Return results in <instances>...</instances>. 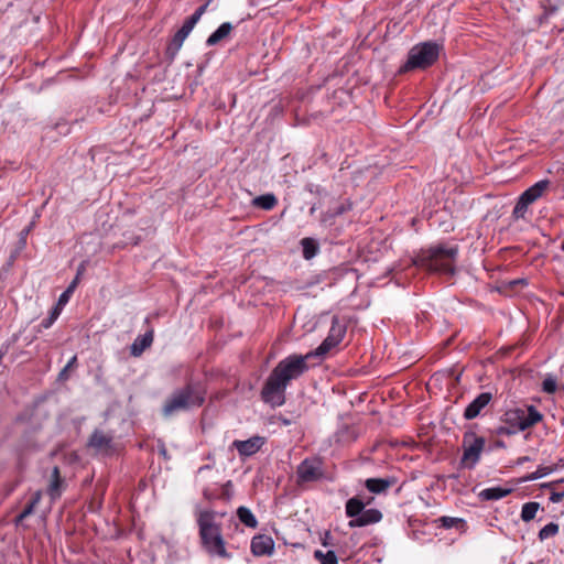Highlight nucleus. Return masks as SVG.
I'll use <instances>...</instances> for the list:
<instances>
[{
    "instance_id": "aec40b11",
    "label": "nucleus",
    "mask_w": 564,
    "mask_h": 564,
    "mask_svg": "<svg viewBox=\"0 0 564 564\" xmlns=\"http://www.w3.org/2000/svg\"><path fill=\"white\" fill-rule=\"evenodd\" d=\"M234 30V25L229 22H225L218 26V29L213 32L206 40L207 46H215L221 41L229 37L230 33Z\"/></svg>"
},
{
    "instance_id": "e433bc0d",
    "label": "nucleus",
    "mask_w": 564,
    "mask_h": 564,
    "mask_svg": "<svg viewBox=\"0 0 564 564\" xmlns=\"http://www.w3.org/2000/svg\"><path fill=\"white\" fill-rule=\"evenodd\" d=\"M85 271H86V263L82 262L77 268V272H76L74 280L70 282V283H74V290H76L79 281H80V278Z\"/></svg>"
},
{
    "instance_id": "a878e982",
    "label": "nucleus",
    "mask_w": 564,
    "mask_h": 564,
    "mask_svg": "<svg viewBox=\"0 0 564 564\" xmlns=\"http://www.w3.org/2000/svg\"><path fill=\"white\" fill-rule=\"evenodd\" d=\"M237 517L239 521L248 528L256 529L258 527L254 514L247 507H239L237 509Z\"/></svg>"
},
{
    "instance_id": "f8f14e48",
    "label": "nucleus",
    "mask_w": 564,
    "mask_h": 564,
    "mask_svg": "<svg viewBox=\"0 0 564 564\" xmlns=\"http://www.w3.org/2000/svg\"><path fill=\"white\" fill-rule=\"evenodd\" d=\"M494 395L491 392H481L478 394L465 409L464 419L467 421L474 420L481 415L484 409L492 401Z\"/></svg>"
},
{
    "instance_id": "4d7b16f0",
    "label": "nucleus",
    "mask_w": 564,
    "mask_h": 564,
    "mask_svg": "<svg viewBox=\"0 0 564 564\" xmlns=\"http://www.w3.org/2000/svg\"><path fill=\"white\" fill-rule=\"evenodd\" d=\"M139 243V238L132 240V245H138Z\"/></svg>"
},
{
    "instance_id": "cd10ccee",
    "label": "nucleus",
    "mask_w": 564,
    "mask_h": 564,
    "mask_svg": "<svg viewBox=\"0 0 564 564\" xmlns=\"http://www.w3.org/2000/svg\"><path fill=\"white\" fill-rule=\"evenodd\" d=\"M314 556L319 561L321 564H337L338 558L334 551L329 550L326 553H323L319 550L314 552Z\"/></svg>"
},
{
    "instance_id": "49530a36",
    "label": "nucleus",
    "mask_w": 564,
    "mask_h": 564,
    "mask_svg": "<svg viewBox=\"0 0 564 564\" xmlns=\"http://www.w3.org/2000/svg\"><path fill=\"white\" fill-rule=\"evenodd\" d=\"M210 1H207L206 3L202 4L200 7H198L195 12L198 13L199 15H203L206 10H207V7L209 4Z\"/></svg>"
},
{
    "instance_id": "dca6fc26",
    "label": "nucleus",
    "mask_w": 564,
    "mask_h": 564,
    "mask_svg": "<svg viewBox=\"0 0 564 564\" xmlns=\"http://www.w3.org/2000/svg\"><path fill=\"white\" fill-rule=\"evenodd\" d=\"M382 519V513L378 509H367L359 514V517L349 521L350 528H360L379 522Z\"/></svg>"
},
{
    "instance_id": "ea45409f",
    "label": "nucleus",
    "mask_w": 564,
    "mask_h": 564,
    "mask_svg": "<svg viewBox=\"0 0 564 564\" xmlns=\"http://www.w3.org/2000/svg\"><path fill=\"white\" fill-rule=\"evenodd\" d=\"M196 25V23L193 22V20H191L189 18H187L183 25L181 26L180 30L184 31L185 30V33L189 35V33L192 32V30L194 29V26Z\"/></svg>"
},
{
    "instance_id": "20e7f679",
    "label": "nucleus",
    "mask_w": 564,
    "mask_h": 564,
    "mask_svg": "<svg viewBox=\"0 0 564 564\" xmlns=\"http://www.w3.org/2000/svg\"><path fill=\"white\" fill-rule=\"evenodd\" d=\"M542 419V413L534 405H529L527 409H510L503 413L501 417L503 425L499 426L496 433L499 435H513L534 426Z\"/></svg>"
},
{
    "instance_id": "864d4df0",
    "label": "nucleus",
    "mask_w": 564,
    "mask_h": 564,
    "mask_svg": "<svg viewBox=\"0 0 564 564\" xmlns=\"http://www.w3.org/2000/svg\"><path fill=\"white\" fill-rule=\"evenodd\" d=\"M6 355V351L0 350V362L2 361L3 356Z\"/></svg>"
},
{
    "instance_id": "412c9836",
    "label": "nucleus",
    "mask_w": 564,
    "mask_h": 564,
    "mask_svg": "<svg viewBox=\"0 0 564 564\" xmlns=\"http://www.w3.org/2000/svg\"><path fill=\"white\" fill-rule=\"evenodd\" d=\"M188 36V34L185 33V30H177V32L173 35V37L170 40L165 54L170 59H173L178 51L181 50L183 42Z\"/></svg>"
},
{
    "instance_id": "f257e3e1",
    "label": "nucleus",
    "mask_w": 564,
    "mask_h": 564,
    "mask_svg": "<svg viewBox=\"0 0 564 564\" xmlns=\"http://www.w3.org/2000/svg\"><path fill=\"white\" fill-rule=\"evenodd\" d=\"M207 389L200 381L188 380L183 387L175 389L162 405V415L170 417L180 412H188L203 406Z\"/></svg>"
},
{
    "instance_id": "bb28decb",
    "label": "nucleus",
    "mask_w": 564,
    "mask_h": 564,
    "mask_svg": "<svg viewBox=\"0 0 564 564\" xmlns=\"http://www.w3.org/2000/svg\"><path fill=\"white\" fill-rule=\"evenodd\" d=\"M540 508V505L538 502L531 501L527 502L522 506L521 510V519L524 522H529L535 518V514Z\"/></svg>"
},
{
    "instance_id": "bf43d9fd",
    "label": "nucleus",
    "mask_w": 564,
    "mask_h": 564,
    "mask_svg": "<svg viewBox=\"0 0 564 564\" xmlns=\"http://www.w3.org/2000/svg\"><path fill=\"white\" fill-rule=\"evenodd\" d=\"M26 234H29V230L23 231V236H26Z\"/></svg>"
},
{
    "instance_id": "de8ad7c7",
    "label": "nucleus",
    "mask_w": 564,
    "mask_h": 564,
    "mask_svg": "<svg viewBox=\"0 0 564 564\" xmlns=\"http://www.w3.org/2000/svg\"><path fill=\"white\" fill-rule=\"evenodd\" d=\"M530 460V457L529 456H521L517 459V464L518 465H522L524 464L525 462H529Z\"/></svg>"
},
{
    "instance_id": "c85d7f7f",
    "label": "nucleus",
    "mask_w": 564,
    "mask_h": 564,
    "mask_svg": "<svg viewBox=\"0 0 564 564\" xmlns=\"http://www.w3.org/2000/svg\"><path fill=\"white\" fill-rule=\"evenodd\" d=\"M553 470H555V466H539L538 469L528 475L524 480L525 481H533V480H536L539 478H542L549 474H551Z\"/></svg>"
},
{
    "instance_id": "39448f33",
    "label": "nucleus",
    "mask_w": 564,
    "mask_h": 564,
    "mask_svg": "<svg viewBox=\"0 0 564 564\" xmlns=\"http://www.w3.org/2000/svg\"><path fill=\"white\" fill-rule=\"evenodd\" d=\"M442 45L427 41L414 45L408 53L406 62L399 68V74L431 67L440 56Z\"/></svg>"
},
{
    "instance_id": "4468645a",
    "label": "nucleus",
    "mask_w": 564,
    "mask_h": 564,
    "mask_svg": "<svg viewBox=\"0 0 564 564\" xmlns=\"http://www.w3.org/2000/svg\"><path fill=\"white\" fill-rule=\"evenodd\" d=\"M274 550V541L271 536L259 534L251 540V552L256 556L270 555Z\"/></svg>"
},
{
    "instance_id": "c9c22d12",
    "label": "nucleus",
    "mask_w": 564,
    "mask_h": 564,
    "mask_svg": "<svg viewBox=\"0 0 564 564\" xmlns=\"http://www.w3.org/2000/svg\"><path fill=\"white\" fill-rule=\"evenodd\" d=\"M35 506L28 502L25 507L23 508L22 512L15 518V522L19 523L23 519L28 518L34 512Z\"/></svg>"
},
{
    "instance_id": "6e6552de",
    "label": "nucleus",
    "mask_w": 564,
    "mask_h": 564,
    "mask_svg": "<svg viewBox=\"0 0 564 564\" xmlns=\"http://www.w3.org/2000/svg\"><path fill=\"white\" fill-rule=\"evenodd\" d=\"M263 402L272 406L282 404V361L278 362L261 391Z\"/></svg>"
},
{
    "instance_id": "a19ab883",
    "label": "nucleus",
    "mask_w": 564,
    "mask_h": 564,
    "mask_svg": "<svg viewBox=\"0 0 564 564\" xmlns=\"http://www.w3.org/2000/svg\"><path fill=\"white\" fill-rule=\"evenodd\" d=\"M203 496L205 499H207L208 501H212V500H215V499H219V495H217L216 492L212 491L210 489L206 488L204 489L203 491Z\"/></svg>"
},
{
    "instance_id": "f704fd0d",
    "label": "nucleus",
    "mask_w": 564,
    "mask_h": 564,
    "mask_svg": "<svg viewBox=\"0 0 564 564\" xmlns=\"http://www.w3.org/2000/svg\"><path fill=\"white\" fill-rule=\"evenodd\" d=\"M556 381L552 377H547L542 382V390L545 393L552 394L556 391Z\"/></svg>"
},
{
    "instance_id": "7c9ffc66",
    "label": "nucleus",
    "mask_w": 564,
    "mask_h": 564,
    "mask_svg": "<svg viewBox=\"0 0 564 564\" xmlns=\"http://www.w3.org/2000/svg\"><path fill=\"white\" fill-rule=\"evenodd\" d=\"M558 532V525L554 522H550L549 524L544 525L540 532H539V539L541 541L552 538L556 535Z\"/></svg>"
},
{
    "instance_id": "09e8293b",
    "label": "nucleus",
    "mask_w": 564,
    "mask_h": 564,
    "mask_svg": "<svg viewBox=\"0 0 564 564\" xmlns=\"http://www.w3.org/2000/svg\"><path fill=\"white\" fill-rule=\"evenodd\" d=\"M191 20H193L194 23H197L199 21V19L202 18V15H199L198 13L194 12L191 17H188Z\"/></svg>"
},
{
    "instance_id": "4be33fe9",
    "label": "nucleus",
    "mask_w": 564,
    "mask_h": 564,
    "mask_svg": "<svg viewBox=\"0 0 564 564\" xmlns=\"http://www.w3.org/2000/svg\"><path fill=\"white\" fill-rule=\"evenodd\" d=\"M300 246L305 260L313 259L319 252V243L315 238L305 237L300 240Z\"/></svg>"
},
{
    "instance_id": "423d86ee",
    "label": "nucleus",
    "mask_w": 564,
    "mask_h": 564,
    "mask_svg": "<svg viewBox=\"0 0 564 564\" xmlns=\"http://www.w3.org/2000/svg\"><path fill=\"white\" fill-rule=\"evenodd\" d=\"M486 440L476 435L473 431H467L463 435V456L459 462L462 468L473 469L480 460L481 453L485 449Z\"/></svg>"
},
{
    "instance_id": "9b49d317",
    "label": "nucleus",
    "mask_w": 564,
    "mask_h": 564,
    "mask_svg": "<svg viewBox=\"0 0 564 564\" xmlns=\"http://www.w3.org/2000/svg\"><path fill=\"white\" fill-rule=\"evenodd\" d=\"M297 478L300 482L316 481L322 478V462L318 458H306L297 466Z\"/></svg>"
},
{
    "instance_id": "79ce46f5",
    "label": "nucleus",
    "mask_w": 564,
    "mask_h": 564,
    "mask_svg": "<svg viewBox=\"0 0 564 564\" xmlns=\"http://www.w3.org/2000/svg\"><path fill=\"white\" fill-rule=\"evenodd\" d=\"M322 544H323L324 546H330V545H334V543H333V536H332L330 532H328V531H327V532H325V535H324V538H323V540H322Z\"/></svg>"
},
{
    "instance_id": "b1692460",
    "label": "nucleus",
    "mask_w": 564,
    "mask_h": 564,
    "mask_svg": "<svg viewBox=\"0 0 564 564\" xmlns=\"http://www.w3.org/2000/svg\"><path fill=\"white\" fill-rule=\"evenodd\" d=\"M365 502L358 497H354L347 500L346 502V514L350 520L359 517V514L365 509Z\"/></svg>"
},
{
    "instance_id": "13d9d810",
    "label": "nucleus",
    "mask_w": 564,
    "mask_h": 564,
    "mask_svg": "<svg viewBox=\"0 0 564 564\" xmlns=\"http://www.w3.org/2000/svg\"><path fill=\"white\" fill-rule=\"evenodd\" d=\"M284 425L289 424V421L286 419L283 420Z\"/></svg>"
},
{
    "instance_id": "6e6d98bb",
    "label": "nucleus",
    "mask_w": 564,
    "mask_h": 564,
    "mask_svg": "<svg viewBox=\"0 0 564 564\" xmlns=\"http://www.w3.org/2000/svg\"><path fill=\"white\" fill-rule=\"evenodd\" d=\"M311 285H312V283H307V284L305 285V288H306V286H311ZM296 289H297V290H300V289H304V286H296Z\"/></svg>"
},
{
    "instance_id": "2eb2a0df",
    "label": "nucleus",
    "mask_w": 564,
    "mask_h": 564,
    "mask_svg": "<svg viewBox=\"0 0 564 564\" xmlns=\"http://www.w3.org/2000/svg\"><path fill=\"white\" fill-rule=\"evenodd\" d=\"M397 484L395 477L387 478H368L365 481V487L368 491L375 495L386 494L389 488Z\"/></svg>"
},
{
    "instance_id": "5701e85b",
    "label": "nucleus",
    "mask_w": 564,
    "mask_h": 564,
    "mask_svg": "<svg viewBox=\"0 0 564 564\" xmlns=\"http://www.w3.org/2000/svg\"><path fill=\"white\" fill-rule=\"evenodd\" d=\"M511 492L510 488L491 487L480 491L479 497L481 500H499L507 497Z\"/></svg>"
},
{
    "instance_id": "f03ea898",
    "label": "nucleus",
    "mask_w": 564,
    "mask_h": 564,
    "mask_svg": "<svg viewBox=\"0 0 564 564\" xmlns=\"http://www.w3.org/2000/svg\"><path fill=\"white\" fill-rule=\"evenodd\" d=\"M458 253L457 247L436 246L422 251L414 264L432 273L455 274V262Z\"/></svg>"
},
{
    "instance_id": "c03bdc74",
    "label": "nucleus",
    "mask_w": 564,
    "mask_h": 564,
    "mask_svg": "<svg viewBox=\"0 0 564 564\" xmlns=\"http://www.w3.org/2000/svg\"><path fill=\"white\" fill-rule=\"evenodd\" d=\"M564 498V492H552L550 500L554 503L562 501Z\"/></svg>"
},
{
    "instance_id": "c756f323",
    "label": "nucleus",
    "mask_w": 564,
    "mask_h": 564,
    "mask_svg": "<svg viewBox=\"0 0 564 564\" xmlns=\"http://www.w3.org/2000/svg\"><path fill=\"white\" fill-rule=\"evenodd\" d=\"M437 522L445 529L460 528L465 524V521L460 518L441 517Z\"/></svg>"
},
{
    "instance_id": "5fc2aeb1",
    "label": "nucleus",
    "mask_w": 564,
    "mask_h": 564,
    "mask_svg": "<svg viewBox=\"0 0 564 564\" xmlns=\"http://www.w3.org/2000/svg\"><path fill=\"white\" fill-rule=\"evenodd\" d=\"M346 209L344 207H340L337 214H343Z\"/></svg>"
},
{
    "instance_id": "2f4dec72",
    "label": "nucleus",
    "mask_w": 564,
    "mask_h": 564,
    "mask_svg": "<svg viewBox=\"0 0 564 564\" xmlns=\"http://www.w3.org/2000/svg\"><path fill=\"white\" fill-rule=\"evenodd\" d=\"M77 367V356H73L68 362L66 364V366L59 371L58 373V381H66L68 380L69 378V371L72 369H75Z\"/></svg>"
},
{
    "instance_id": "052dcab7",
    "label": "nucleus",
    "mask_w": 564,
    "mask_h": 564,
    "mask_svg": "<svg viewBox=\"0 0 564 564\" xmlns=\"http://www.w3.org/2000/svg\"><path fill=\"white\" fill-rule=\"evenodd\" d=\"M26 234H29V230L23 231V236H26Z\"/></svg>"
},
{
    "instance_id": "7ed1b4c3",
    "label": "nucleus",
    "mask_w": 564,
    "mask_h": 564,
    "mask_svg": "<svg viewBox=\"0 0 564 564\" xmlns=\"http://www.w3.org/2000/svg\"><path fill=\"white\" fill-rule=\"evenodd\" d=\"M217 512L202 510L197 516L199 539L203 547L210 555L228 557L221 533V524L216 522Z\"/></svg>"
},
{
    "instance_id": "ddd939ff",
    "label": "nucleus",
    "mask_w": 564,
    "mask_h": 564,
    "mask_svg": "<svg viewBox=\"0 0 564 564\" xmlns=\"http://www.w3.org/2000/svg\"><path fill=\"white\" fill-rule=\"evenodd\" d=\"M263 438L260 436H253L246 441L236 440L232 443V447H235L240 456H251L256 454L261 446L263 445Z\"/></svg>"
},
{
    "instance_id": "37998d69",
    "label": "nucleus",
    "mask_w": 564,
    "mask_h": 564,
    "mask_svg": "<svg viewBox=\"0 0 564 564\" xmlns=\"http://www.w3.org/2000/svg\"><path fill=\"white\" fill-rule=\"evenodd\" d=\"M41 498H42V492L40 490H37L33 494V496L29 502L36 507L40 503Z\"/></svg>"
},
{
    "instance_id": "0eeeda50",
    "label": "nucleus",
    "mask_w": 564,
    "mask_h": 564,
    "mask_svg": "<svg viewBox=\"0 0 564 564\" xmlns=\"http://www.w3.org/2000/svg\"><path fill=\"white\" fill-rule=\"evenodd\" d=\"M550 187L549 180H541L525 189L519 197L512 215L516 219L523 218L528 207L544 195Z\"/></svg>"
},
{
    "instance_id": "1a4fd4ad",
    "label": "nucleus",
    "mask_w": 564,
    "mask_h": 564,
    "mask_svg": "<svg viewBox=\"0 0 564 564\" xmlns=\"http://www.w3.org/2000/svg\"><path fill=\"white\" fill-rule=\"evenodd\" d=\"M345 334L346 325L341 324L338 317L334 316L332 319V326L327 337L322 341V344L316 348L315 351L308 352V357L323 358L333 348H335L341 343Z\"/></svg>"
},
{
    "instance_id": "4c0bfd02",
    "label": "nucleus",
    "mask_w": 564,
    "mask_h": 564,
    "mask_svg": "<svg viewBox=\"0 0 564 564\" xmlns=\"http://www.w3.org/2000/svg\"><path fill=\"white\" fill-rule=\"evenodd\" d=\"M231 481H227L223 487H221V494L219 495V499H224V500H229L230 497H231Z\"/></svg>"
},
{
    "instance_id": "a18cd8bd",
    "label": "nucleus",
    "mask_w": 564,
    "mask_h": 564,
    "mask_svg": "<svg viewBox=\"0 0 564 564\" xmlns=\"http://www.w3.org/2000/svg\"><path fill=\"white\" fill-rule=\"evenodd\" d=\"M509 284H510L511 289H516V286H518L520 284L521 285L527 284V281L523 279H517V280L511 281Z\"/></svg>"
},
{
    "instance_id": "473e14b6",
    "label": "nucleus",
    "mask_w": 564,
    "mask_h": 564,
    "mask_svg": "<svg viewBox=\"0 0 564 564\" xmlns=\"http://www.w3.org/2000/svg\"><path fill=\"white\" fill-rule=\"evenodd\" d=\"M61 314V307H53L48 314L47 317H45L44 319H42L40 326L43 327V328H50L53 323L57 319V317L59 316Z\"/></svg>"
},
{
    "instance_id": "680f3d73",
    "label": "nucleus",
    "mask_w": 564,
    "mask_h": 564,
    "mask_svg": "<svg viewBox=\"0 0 564 564\" xmlns=\"http://www.w3.org/2000/svg\"><path fill=\"white\" fill-rule=\"evenodd\" d=\"M562 250L564 251V242L562 243Z\"/></svg>"
},
{
    "instance_id": "6ab92c4d",
    "label": "nucleus",
    "mask_w": 564,
    "mask_h": 564,
    "mask_svg": "<svg viewBox=\"0 0 564 564\" xmlns=\"http://www.w3.org/2000/svg\"><path fill=\"white\" fill-rule=\"evenodd\" d=\"M63 489L64 480L61 476L59 468L54 466L51 475V482L47 487V495L52 500H56L61 497Z\"/></svg>"
},
{
    "instance_id": "a211bd4d",
    "label": "nucleus",
    "mask_w": 564,
    "mask_h": 564,
    "mask_svg": "<svg viewBox=\"0 0 564 564\" xmlns=\"http://www.w3.org/2000/svg\"><path fill=\"white\" fill-rule=\"evenodd\" d=\"M112 438V435L95 430L89 437L88 445L98 451H107L111 447Z\"/></svg>"
},
{
    "instance_id": "393cba45",
    "label": "nucleus",
    "mask_w": 564,
    "mask_h": 564,
    "mask_svg": "<svg viewBox=\"0 0 564 564\" xmlns=\"http://www.w3.org/2000/svg\"><path fill=\"white\" fill-rule=\"evenodd\" d=\"M252 205L263 210H270L278 205V198L273 194L260 195L252 199Z\"/></svg>"
},
{
    "instance_id": "58836bf2",
    "label": "nucleus",
    "mask_w": 564,
    "mask_h": 564,
    "mask_svg": "<svg viewBox=\"0 0 564 564\" xmlns=\"http://www.w3.org/2000/svg\"><path fill=\"white\" fill-rule=\"evenodd\" d=\"M543 9L544 13L542 18L546 19L547 17L556 12L557 7L552 4L551 2H547L546 4H543Z\"/></svg>"
},
{
    "instance_id": "9d476101",
    "label": "nucleus",
    "mask_w": 564,
    "mask_h": 564,
    "mask_svg": "<svg viewBox=\"0 0 564 564\" xmlns=\"http://www.w3.org/2000/svg\"><path fill=\"white\" fill-rule=\"evenodd\" d=\"M308 354L305 356L292 355L284 358V388L292 379H296L308 369Z\"/></svg>"
},
{
    "instance_id": "3c124183",
    "label": "nucleus",
    "mask_w": 564,
    "mask_h": 564,
    "mask_svg": "<svg viewBox=\"0 0 564 564\" xmlns=\"http://www.w3.org/2000/svg\"><path fill=\"white\" fill-rule=\"evenodd\" d=\"M496 446L497 447H505V443L502 441H497L496 442Z\"/></svg>"
},
{
    "instance_id": "8fccbe9b",
    "label": "nucleus",
    "mask_w": 564,
    "mask_h": 564,
    "mask_svg": "<svg viewBox=\"0 0 564 564\" xmlns=\"http://www.w3.org/2000/svg\"><path fill=\"white\" fill-rule=\"evenodd\" d=\"M191 20H193L194 23H197L199 21V19L202 18V15H199L198 13L194 12L191 17H188Z\"/></svg>"
},
{
    "instance_id": "f3484780",
    "label": "nucleus",
    "mask_w": 564,
    "mask_h": 564,
    "mask_svg": "<svg viewBox=\"0 0 564 564\" xmlns=\"http://www.w3.org/2000/svg\"><path fill=\"white\" fill-rule=\"evenodd\" d=\"M153 329L147 330L143 335H139L131 345L130 352L134 357H139L153 343Z\"/></svg>"
},
{
    "instance_id": "72a5a7b5",
    "label": "nucleus",
    "mask_w": 564,
    "mask_h": 564,
    "mask_svg": "<svg viewBox=\"0 0 564 564\" xmlns=\"http://www.w3.org/2000/svg\"><path fill=\"white\" fill-rule=\"evenodd\" d=\"M74 283H69L66 290L59 295L55 307H63L68 301L70 295L74 293Z\"/></svg>"
},
{
    "instance_id": "603ef678",
    "label": "nucleus",
    "mask_w": 564,
    "mask_h": 564,
    "mask_svg": "<svg viewBox=\"0 0 564 564\" xmlns=\"http://www.w3.org/2000/svg\"><path fill=\"white\" fill-rule=\"evenodd\" d=\"M160 453H161L163 456H166V448L163 446V447L160 449Z\"/></svg>"
}]
</instances>
